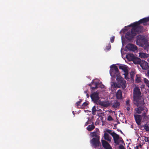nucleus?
I'll list each match as a JSON object with an SVG mask.
<instances>
[{"label": "nucleus", "instance_id": "obj_1", "mask_svg": "<svg viewBox=\"0 0 149 149\" xmlns=\"http://www.w3.org/2000/svg\"><path fill=\"white\" fill-rule=\"evenodd\" d=\"M141 93L138 87L135 88L133 92L134 104L137 107L140 105H143L144 101L141 97Z\"/></svg>", "mask_w": 149, "mask_h": 149}, {"label": "nucleus", "instance_id": "obj_2", "mask_svg": "<svg viewBox=\"0 0 149 149\" xmlns=\"http://www.w3.org/2000/svg\"><path fill=\"white\" fill-rule=\"evenodd\" d=\"M136 42L137 45L143 47L145 50L147 49L149 47V41L144 36H137Z\"/></svg>", "mask_w": 149, "mask_h": 149}, {"label": "nucleus", "instance_id": "obj_3", "mask_svg": "<svg viewBox=\"0 0 149 149\" xmlns=\"http://www.w3.org/2000/svg\"><path fill=\"white\" fill-rule=\"evenodd\" d=\"M99 133L97 131H94L90 133L91 136L93 138L90 141L92 146L94 148L98 147L100 144V136Z\"/></svg>", "mask_w": 149, "mask_h": 149}, {"label": "nucleus", "instance_id": "obj_4", "mask_svg": "<svg viewBox=\"0 0 149 149\" xmlns=\"http://www.w3.org/2000/svg\"><path fill=\"white\" fill-rule=\"evenodd\" d=\"M132 27L131 31L127 32L125 35L126 38L128 40H132L137 34L141 32V27H136L134 26H131Z\"/></svg>", "mask_w": 149, "mask_h": 149}, {"label": "nucleus", "instance_id": "obj_5", "mask_svg": "<svg viewBox=\"0 0 149 149\" xmlns=\"http://www.w3.org/2000/svg\"><path fill=\"white\" fill-rule=\"evenodd\" d=\"M149 21V17L144 18L143 19H140L138 22H135L132 24L130 26H134L136 27H141L142 29H141V32L142 31L143 27L142 26L139 25L140 24H143V25L146 26L148 25L147 23Z\"/></svg>", "mask_w": 149, "mask_h": 149}, {"label": "nucleus", "instance_id": "obj_6", "mask_svg": "<svg viewBox=\"0 0 149 149\" xmlns=\"http://www.w3.org/2000/svg\"><path fill=\"white\" fill-rule=\"evenodd\" d=\"M110 67V74L111 76L114 78H115L116 77H119V70L117 66L115 65H112Z\"/></svg>", "mask_w": 149, "mask_h": 149}, {"label": "nucleus", "instance_id": "obj_7", "mask_svg": "<svg viewBox=\"0 0 149 149\" xmlns=\"http://www.w3.org/2000/svg\"><path fill=\"white\" fill-rule=\"evenodd\" d=\"M116 80L118 85L121 86L123 89H125L126 87L127 84L126 81L121 77L119 76L117 77Z\"/></svg>", "mask_w": 149, "mask_h": 149}, {"label": "nucleus", "instance_id": "obj_8", "mask_svg": "<svg viewBox=\"0 0 149 149\" xmlns=\"http://www.w3.org/2000/svg\"><path fill=\"white\" fill-rule=\"evenodd\" d=\"M113 138L114 140V143L116 145H119L120 143H124V142L122 138L116 134L113 136Z\"/></svg>", "mask_w": 149, "mask_h": 149}, {"label": "nucleus", "instance_id": "obj_9", "mask_svg": "<svg viewBox=\"0 0 149 149\" xmlns=\"http://www.w3.org/2000/svg\"><path fill=\"white\" fill-rule=\"evenodd\" d=\"M91 97L92 101L95 103L97 104L100 100V97L99 93L96 92H94L91 95Z\"/></svg>", "mask_w": 149, "mask_h": 149}, {"label": "nucleus", "instance_id": "obj_10", "mask_svg": "<svg viewBox=\"0 0 149 149\" xmlns=\"http://www.w3.org/2000/svg\"><path fill=\"white\" fill-rule=\"evenodd\" d=\"M135 111L136 113L140 114L141 113L142 111L143 112L144 111L147 112L148 109L145 106H139L138 107L135 109Z\"/></svg>", "mask_w": 149, "mask_h": 149}, {"label": "nucleus", "instance_id": "obj_11", "mask_svg": "<svg viewBox=\"0 0 149 149\" xmlns=\"http://www.w3.org/2000/svg\"><path fill=\"white\" fill-rule=\"evenodd\" d=\"M134 117L136 124L138 125H140L142 118L141 116L137 114H134Z\"/></svg>", "mask_w": 149, "mask_h": 149}, {"label": "nucleus", "instance_id": "obj_12", "mask_svg": "<svg viewBox=\"0 0 149 149\" xmlns=\"http://www.w3.org/2000/svg\"><path fill=\"white\" fill-rule=\"evenodd\" d=\"M100 84V83L99 82L92 81L89 86H91V88L92 90H94L97 89L99 87V85Z\"/></svg>", "mask_w": 149, "mask_h": 149}, {"label": "nucleus", "instance_id": "obj_13", "mask_svg": "<svg viewBox=\"0 0 149 149\" xmlns=\"http://www.w3.org/2000/svg\"><path fill=\"white\" fill-rule=\"evenodd\" d=\"M140 65L142 69L143 70H146L149 68L148 63L145 61L142 60L141 61Z\"/></svg>", "mask_w": 149, "mask_h": 149}, {"label": "nucleus", "instance_id": "obj_14", "mask_svg": "<svg viewBox=\"0 0 149 149\" xmlns=\"http://www.w3.org/2000/svg\"><path fill=\"white\" fill-rule=\"evenodd\" d=\"M102 145L104 148L106 149H111L112 148L109 144L106 141L104 140H101Z\"/></svg>", "mask_w": 149, "mask_h": 149}, {"label": "nucleus", "instance_id": "obj_15", "mask_svg": "<svg viewBox=\"0 0 149 149\" xmlns=\"http://www.w3.org/2000/svg\"><path fill=\"white\" fill-rule=\"evenodd\" d=\"M122 92L121 90H119L116 93V98L118 99H122Z\"/></svg>", "mask_w": 149, "mask_h": 149}, {"label": "nucleus", "instance_id": "obj_16", "mask_svg": "<svg viewBox=\"0 0 149 149\" xmlns=\"http://www.w3.org/2000/svg\"><path fill=\"white\" fill-rule=\"evenodd\" d=\"M104 137L105 140L109 142H111V138L107 133L105 132L104 133Z\"/></svg>", "mask_w": 149, "mask_h": 149}, {"label": "nucleus", "instance_id": "obj_17", "mask_svg": "<svg viewBox=\"0 0 149 149\" xmlns=\"http://www.w3.org/2000/svg\"><path fill=\"white\" fill-rule=\"evenodd\" d=\"M97 104H99L102 106L105 107H107L109 105V103L107 102H102L100 100L99 101L98 103H97Z\"/></svg>", "mask_w": 149, "mask_h": 149}, {"label": "nucleus", "instance_id": "obj_18", "mask_svg": "<svg viewBox=\"0 0 149 149\" xmlns=\"http://www.w3.org/2000/svg\"><path fill=\"white\" fill-rule=\"evenodd\" d=\"M134 55L133 54H129L126 56V58L129 60H132L134 58Z\"/></svg>", "mask_w": 149, "mask_h": 149}, {"label": "nucleus", "instance_id": "obj_19", "mask_svg": "<svg viewBox=\"0 0 149 149\" xmlns=\"http://www.w3.org/2000/svg\"><path fill=\"white\" fill-rule=\"evenodd\" d=\"M119 69L123 70L125 72H127L128 70L125 65L119 66Z\"/></svg>", "mask_w": 149, "mask_h": 149}, {"label": "nucleus", "instance_id": "obj_20", "mask_svg": "<svg viewBox=\"0 0 149 149\" xmlns=\"http://www.w3.org/2000/svg\"><path fill=\"white\" fill-rule=\"evenodd\" d=\"M95 128V126L94 124L89 125L87 127L86 129L88 131H91L93 130Z\"/></svg>", "mask_w": 149, "mask_h": 149}, {"label": "nucleus", "instance_id": "obj_21", "mask_svg": "<svg viewBox=\"0 0 149 149\" xmlns=\"http://www.w3.org/2000/svg\"><path fill=\"white\" fill-rule=\"evenodd\" d=\"M120 103L117 101H114L112 107L114 108H117L119 107Z\"/></svg>", "mask_w": 149, "mask_h": 149}, {"label": "nucleus", "instance_id": "obj_22", "mask_svg": "<svg viewBox=\"0 0 149 149\" xmlns=\"http://www.w3.org/2000/svg\"><path fill=\"white\" fill-rule=\"evenodd\" d=\"M139 56L142 58H146L148 57V54L144 53H139Z\"/></svg>", "mask_w": 149, "mask_h": 149}, {"label": "nucleus", "instance_id": "obj_23", "mask_svg": "<svg viewBox=\"0 0 149 149\" xmlns=\"http://www.w3.org/2000/svg\"><path fill=\"white\" fill-rule=\"evenodd\" d=\"M127 49L130 50H132L134 49V45L131 44H128L127 46Z\"/></svg>", "mask_w": 149, "mask_h": 149}, {"label": "nucleus", "instance_id": "obj_24", "mask_svg": "<svg viewBox=\"0 0 149 149\" xmlns=\"http://www.w3.org/2000/svg\"><path fill=\"white\" fill-rule=\"evenodd\" d=\"M144 129L146 132H149V124L147 123L143 125Z\"/></svg>", "mask_w": 149, "mask_h": 149}, {"label": "nucleus", "instance_id": "obj_25", "mask_svg": "<svg viewBox=\"0 0 149 149\" xmlns=\"http://www.w3.org/2000/svg\"><path fill=\"white\" fill-rule=\"evenodd\" d=\"M112 131L111 130H110L109 129H107L106 130V132L109 133V134H110L112 137L113 136H114L115 134H116V133L114 132H112Z\"/></svg>", "mask_w": 149, "mask_h": 149}, {"label": "nucleus", "instance_id": "obj_26", "mask_svg": "<svg viewBox=\"0 0 149 149\" xmlns=\"http://www.w3.org/2000/svg\"><path fill=\"white\" fill-rule=\"evenodd\" d=\"M111 86L113 88H120V86H119L118 83L117 84L115 82H113L111 84Z\"/></svg>", "mask_w": 149, "mask_h": 149}, {"label": "nucleus", "instance_id": "obj_27", "mask_svg": "<svg viewBox=\"0 0 149 149\" xmlns=\"http://www.w3.org/2000/svg\"><path fill=\"white\" fill-rule=\"evenodd\" d=\"M141 78L139 75H136V77L135 80L137 83H139L141 81Z\"/></svg>", "mask_w": 149, "mask_h": 149}, {"label": "nucleus", "instance_id": "obj_28", "mask_svg": "<svg viewBox=\"0 0 149 149\" xmlns=\"http://www.w3.org/2000/svg\"><path fill=\"white\" fill-rule=\"evenodd\" d=\"M143 112V113H142V115H141L142 117H143L144 118L146 119L147 118V116L146 115V113H147L148 111L146 112L144 111Z\"/></svg>", "mask_w": 149, "mask_h": 149}, {"label": "nucleus", "instance_id": "obj_29", "mask_svg": "<svg viewBox=\"0 0 149 149\" xmlns=\"http://www.w3.org/2000/svg\"><path fill=\"white\" fill-rule=\"evenodd\" d=\"M144 81L146 86L149 87V81L146 79L144 78Z\"/></svg>", "mask_w": 149, "mask_h": 149}, {"label": "nucleus", "instance_id": "obj_30", "mask_svg": "<svg viewBox=\"0 0 149 149\" xmlns=\"http://www.w3.org/2000/svg\"><path fill=\"white\" fill-rule=\"evenodd\" d=\"M143 139H144V140L145 142H148L149 141V138L148 137L144 136L143 137Z\"/></svg>", "mask_w": 149, "mask_h": 149}, {"label": "nucleus", "instance_id": "obj_31", "mask_svg": "<svg viewBox=\"0 0 149 149\" xmlns=\"http://www.w3.org/2000/svg\"><path fill=\"white\" fill-rule=\"evenodd\" d=\"M82 101V100L80 99V100L77 102L76 104V106H77V108H78V107L79 106L80 104L81 103Z\"/></svg>", "mask_w": 149, "mask_h": 149}, {"label": "nucleus", "instance_id": "obj_32", "mask_svg": "<svg viewBox=\"0 0 149 149\" xmlns=\"http://www.w3.org/2000/svg\"><path fill=\"white\" fill-rule=\"evenodd\" d=\"M88 104L87 102H85L82 104V107H81L82 108H84Z\"/></svg>", "mask_w": 149, "mask_h": 149}, {"label": "nucleus", "instance_id": "obj_33", "mask_svg": "<svg viewBox=\"0 0 149 149\" xmlns=\"http://www.w3.org/2000/svg\"><path fill=\"white\" fill-rule=\"evenodd\" d=\"M130 75L131 77V79H133L134 76V72H131L130 73Z\"/></svg>", "mask_w": 149, "mask_h": 149}, {"label": "nucleus", "instance_id": "obj_34", "mask_svg": "<svg viewBox=\"0 0 149 149\" xmlns=\"http://www.w3.org/2000/svg\"><path fill=\"white\" fill-rule=\"evenodd\" d=\"M111 48V45L110 43H109L108 45V46L106 47V50H107V51L109 50Z\"/></svg>", "mask_w": 149, "mask_h": 149}, {"label": "nucleus", "instance_id": "obj_35", "mask_svg": "<svg viewBox=\"0 0 149 149\" xmlns=\"http://www.w3.org/2000/svg\"><path fill=\"white\" fill-rule=\"evenodd\" d=\"M107 120L108 121H110L113 120V119L112 117L110 115H109L108 116V117Z\"/></svg>", "mask_w": 149, "mask_h": 149}, {"label": "nucleus", "instance_id": "obj_36", "mask_svg": "<svg viewBox=\"0 0 149 149\" xmlns=\"http://www.w3.org/2000/svg\"><path fill=\"white\" fill-rule=\"evenodd\" d=\"M130 100L129 99L127 100L126 102V104L127 106H130Z\"/></svg>", "mask_w": 149, "mask_h": 149}, {"label": "nucleus", "instance_id": "obj_37", "mask_svg": "<svg viewBox=\"0 0 149 149\" xmlns=\"http://www.w3.org/2000/svg\"><path fill=\"white\" fill-rule=\"evenodd\" d=\"M115 39V37L114 36H113L111 37L110 38V42L111 43H113L114 42Z\"/></svg>", "mask_w": 149, "mask_h": 149}, {"label": "nucleus", "instance_id": "obj_38", "mask_svg": "<svg viewBox=\"0 0 149 149\" xmlns=\"http://www.w3.org/2000/svg\"><path fill=\"white\" fill-rule=\"evenodd\" d=\"M92 112H95L96 111H97V110L96 109V107L95 106H94L92 109Z\"/></svg>", "mask_w": 149, "mask_h": 149}, {"label": "nucleus", "instance_id": "obj_39", "mask_svg": "<svg viewBox=\"0 0 149 149\" xmlns=\"http://www.w3.org/2000/svg\"><path fill=\"white\" fill-rule=\"evenodd\" d=\"M118 149H125V148L122 145H120Z\"/></svg>", "mask_w": 149, "mask_h": 149}, {"label": "nucleus", "instance_id": "obj_40", "mask_svg": "<svg viewBox=\"0 0 149 149\" xmlns=\"http://www.w3.org/2000/svg\"><path fill=\"white\" fill-rule=\"evenodd\" d=\"M125 73L124 74L125 75V78H126V77H127V76L128 75V70H127V72H125Z\"/></svg>", "mask_w": 149, "mask_h": 149}, {"label": "nucleus", "instance_id": "obj_41", "mask_svg": "<svg viewBox=\"0 0 149 149\" xmlns=\"http://www.w3.org/2000/svg\"><path fill=\"white\" fill-rule=\"evenodd\" d=\"M99 87H100V88H104V86L103 85H101L100 86V85H99Z\"/></svg>", "mask_w": 149, "mask_h": 149}, {"label": "nucleus", "instance_id": "obj_42", "mask_svg": "<svg viewBox=\"0 0 149 149\" xmlns=\"http://www.w3.org/2000/svg\"><path fill=\"white\" fill-rule=\"evenodd\" d=\"M117 125V124H115L114 125L113 129H114L117 128V127H116Z\"/></svg>", "mask_w": 149, "mask_h": 149}, {"label": "nucleus", "instance_id": "obj_43", "mask_svg": "<svg viewBox=\"0 0 149 149\" xmlns=\"http://www.w3.org/2000/svg\"><path fill=\"white\" fill-rule=\"evenodd\" d=\"M130 106H127L126 109L128 111H129L130 109Z\"/></svg>", "mask_w": 149, "mask_h": 149}, {"label": "nucleus", "instance_id": "obj_44", "mask_svg": "<svg viewBox=\"0 0 149 149\" xmlns=\"http://www.w3.org/2000/svg\"><path fill=\"white\" fill-rule=\"evenodd\" d=\"M90 123H89V121H87L86 123H85V126H86L88 124H89Z\"/></svg>", "mask_w": 149, "mask_h": 149}, {"label": "nucleus", "instance_id": "obj_45", "mask_svg": "<svg viewBox=\"0 0 149 149\" xmlns=\"http://www.w3.org/2000/svg\"><path fill=\"white\" fill-rule=\"evenodd\" d=\"M134 62V63H135V64H138V63H140V61H137L136 63Z\"/></svg>", "mask_w": 149, "mask_h": 149}, {"label": "nucleus", "instance_id": "obj_46", "mask_svg": "<svg viewBox=\"0 0 149 149\" xmlns=\"http://www.w3.org/2000/svg\"><path fill=\"white\" fill-rule=\"evenodd\" d=\"M92 114L94 115H95V112H92Z\"/></svg>", "mask_w": 149, "mask_h": 149}, {"label": "nucleus", "instance_id": "obj_47", "mask_svg": "<svg viewBox=\"0 0 149 149\" xmlns=\"http://www.w3.org/2000/svg\"><path fill=\"white\" fill-rule=\"evenodd\" d=\"M139 146H136V149H139Z\"/></svg>", "mask_w": 149, "mask_h": 149}, {"label": "nucleus", "instance_id": "obj_48", "mask_svg": "<svg viewBox=\"0 0 149 149\" xmlns=\"http://www.w3.org/2000/svg\"><path fill=\"white\" fill-rule=\"evenodd\" d=\"M101 109H100L98 110H97V111H101Z\"/></svg>", "mask_w": 149, "mask_h": 149}, {"label": "nucleus", "instance_id": "obj_49", "mask_svg": "<svg viewBox=\"0 0 149 149\" xmlns=\"http://www.w3.org/2000/svg\"><path fill=\"white\" fill-rule=\"evenodd\" d=\"M148 74L149 75V70L148 71Z\"/></svg>", "mask_w": 149, "mask_h": 149}, {"label": "nucleus", "instance_id": "obj_50", "mask_svg": "<svg viewBox=\"0 0 149 149\" xmlns=\"http://www.w3.org/2000/svg\"><path fill=\"white\" fill-rule=\"evenodd\" d=\"M117 130L118 131H119V129H117Z\"/></svg>", "mask_w": 149, "mask_h": 149}, {"label": "nucleus", "instance_id": "obj_51", "mask_svg": "<svg viewBox=\"0 0 149 149\" xmlns=\"http://www.w3.org/2000/svg\"><path fill=\"white\" fill-rule=\"evenodd\" d=\"M120 132H122L121 130H120Z\"/></svg>", "mask_w": 149, "mask_h": 149}, {"label": "nucleus", "instance_id": "obj_52", "mask_svg": "<svg viewBox=\"0 0 149 149\" xmlns=\"http://www.w3.org/2000/svg\"><path fill=\"white\" fill-rule=\"evenodd\" d=\"M140 146L141 147V146L140 145Z\"/></svg>", "mask_w": 149, "mask_h": 149}]
</instances>
